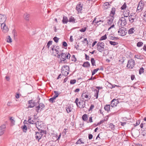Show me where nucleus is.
I'll return each instance as SVG.
<instances>
[{
    "label": "nucleus",
    "mask_w": 146,
    "mask_h": 146,
    "mask_svg": "<svg viewBox=\"0 0 146 146\" xmlns=\"http://www.w3.org/2000/svg\"><path fill=\"white\" fill-rule=\"evenodd\" d=\"M110 43L111 45L114 46L117 44V43L115 42H113L112 41H110Z\"/></svg>",
    "instance_id": "58836bf2"
},
{
    "label": "nucleus",
    "mask_w": 146,
    "mask_h": 146,
    "mask_svg": "<svg viewBox=\"0 0 146 146\" xmlns=\"http://www.w3.org/2000/svg\"><path fill=\"white\" fill-rule=\"evenodd\" d=\"M126 5L125 3L121 7V9L122 10H124L125 9V8H126Z\"/></svg>",
    "instance_id": "3c124183"
},
{
    "label": "nucleus",
    "mask_w": 146,
    "mask_h": 146,
    "mask_svg": "<svg viewBox=\"0 0 146 146\" xmlns=\"http://www.w3.org/2000/svg\"><path fill=\"white\" fill-rule=\"evenodd\" d=\"M28 108H33L35 105V103L34 101L33 100H30L28 101Z\"/></svg>",
    "instance_id": "ddd939ff"
},
{
    "label": "nucleus",
    "mask_w": 146,
    "mask_h": 146,
    "mask_svg": "<svg viewBox=\"0 0 146 146\" xmlns=\"http://www.w3.org/2000/svg\"><path fill=\"white\" fill-rule=\"evenodd\" d=\"M94 91L96 92V93L94 95V96L96 97V99H97L98 96V94L99 92V90H97L95 89L94 90Z\"/></svg>",
    "instance_id": "a878e982"
},
{
    "label": "nucleus",
    "mask_w": 146,
    "mask_h": 146,
    "mask_svg": "<svg viewBox=\"0 0 146 146\" xmlns=\"http://www.w3.org/2000/svg\"><path fill=\"white\" fill-rule=\"evenodd\" d=\"M110 105H107L105 106L104 109L106 111H108L110 110Z\"/></svg>",
    "instance_id": "c756f323"
},
{
    "label": "nucleus",
    "mask_w": 146,
    "mask_h": 146,
    "mask_svg": "<svg viewBox=\"0 0 146 146\" xmlns=\"http://www.w3.org/2000/svg\"><path fill=\"white\" fill-rule=\"evenodd\" d=\"M143 42H139L137 43V47H140L143 45Z\"/></svg>",
    "instance_id": "49530a36"
},
{
    "label": "nucleus",
    "mask_w": 146,
    "mask_h": 146,
    "mask_svg": "<svg viewBox=\"0 0 146 146\" xmlns=\"http://www.w3.org/2000/svg\"><path fill=\"white\" fill-rule=\"evenodd\" d=\"M115 8H113L111 9V11L110 15V16H113V17L114 15L115 14Z\"/></svg>",
    "instance_id": "bb28decb"
},
{
    "label": "nucleus",
    "mask_w": 146,
    "mask_h": 146,
    "mask_svg": "<svg viewBox=\"0 0 146 146\" xmlns=\"http://www.w3.org/2000/svg\"><path fill=\"white\" fill-rule=\"evenodd\" d=\"M135 78V76L134 75H131V80H133Z\"/></svg>",
    "instance_id": "338daca9"
},
{
    "label": "nucleus",
    "mask_w": 146,
    "mask_h": 146,
    "mask_svg": "<svg viewBox=\"0 0 146 146\" xmlns=\"http://www.w3.org/2000/svg\"><path fill=\"white\" fill-rule=\"evenodd\" d=\"M62 45L64 47H66L67 46V44L65 42H63L62 43Z\"/></svg>",
    "instance_id": "680f3d73"
},
{
    "label": "nucleus",
    "mask_w": 146,
    "mask_h": 146,
    "mask_svg": "<svg viewBox=\"0 0 146 146\" xmlns=\"http://www.w3.org/2000/svg\"><path fill=\"white\" fill-rule=\"evenodd\" d=\"M52 41L51 40L49 41L47 44V45L46 46V47H47L48 49H49L50 45L52 44Z\"/></svg>",
    "instance_id": "473e14b6"
},
{
    "label": "nucleus",
    "mask_w": 146,
    "mask_h": 146,
    "mask_svg": "<svg viewBox=\"0 0 146 146\" xmlns=\"http://www.w3.org/2000/svg\"><path fill=\"white\" fill-rule=\"evenodd\" d=\"M93 122L92 117L91 116L89 117V121H88L87 122Z\"/></svg>",
    "instance_id": "bf43d9fd"
},
{
    "label": "nucleus",
    "mask_w": 146,
    "mask_h": 146,
    "mask_svg": "<svg viewBox=\"0 0 146 146\" xmlns=\"http://www.w3.org/2000/svg\"><path fill=\"white\" fill-rule=\"evenodd\" d=\"M28 118L29 119L27 122H28L30 124H35L36 121H35V120H34V119L32 120L31 118L30 117H29Z\"/></svg>",
    "instance_id": "a211bd4d"
},
{
    "label": "nucleus",
    "mask_w": 146,
    "mask_h": 146,
    "mask_svg": "<svg viewBox=\"0 0 146 146\" xmlns=\"http://www.w3.org/2000/svg\"><path fill=\"white\" fill-rule=\"evenodd\" d=\"M45 106L44 104L42 103H40L39 104V105L36 107V111L38 113V111L40 110L41 111V110H42L43 108H44Z\"/></svg>",
    "instance_id": "9b49d317"
},
{
    "label": "nucleus",
    "mask_w": 146,
    "mask_h": 146,
    "mask_svg": "<svg viewBox=\"0 0 146 146\" xmlns=\"http://www.w3.org/2000/svg\"><path fill=\"white\" fill-rule=\"evenodd\" d=\"M103 5L105 8L107 9L110 6V4L109 2H106Z\"/></svg>",
    "instance_id": "c9c22d12"
},
{
    "label": "nucleus",
    "mask_w": 146,
    "mask_h": 146,
    "mask_svg": "<svg viewBox=\"0 0 146 146\" xmlns=\"http://www.w3.org/2000/svg\"><path fill=\"white\" fill-rule=\"evenodd\" d=\"M75 20V19H74V18L71 16L69 18V21L70 22H72L73 23H76Z\"/></svg>",
    "instance_id": "c85d7f7f"
},
{
    "label": "nucleus",
    "mask_w": 146,
    "mask_h": 146,
    "mask_svg": "<svg viewBox=\"0 0 146 146\" xmlns=\"http://www.w3.org/2000/svg\"><path fill=\"white\" fill-rule=\"evenodd\" d=\"M118 103H119V102L117 100H116L115 99H113L111 101V106L113 107L115 106H116Z\"/></svg>",
    "instance_id": "4468645a"
},
{
    "label": "nucleus",
    "mask_w": 146,
    "mask_h": 146,
    "mask_svg": "<svg viewBox=\"0 0 146 146\" xmlns=\"http://www.w3.org/2000/svg\"><path fill=\"white\" fill-rule=\"evenodd\" d=\"M76 82V80L75 79L71 80H70V83L71 84H73Z\"/></svg>",
    "instance_id": "09e8293b"
},
{
    "label": "nucleus",
    "mask_w": 146,
    "mask_h": 146,
    "mask_svg": "<svg viewBox=\"0 0 146 146\" xmlns=\"http://www.w3.org/2000/svg\"><path fill=\"white\" fill-rule=\"evenodd\" d=\"M99 69L98 68L94 69V70L92 72V76L94 75L97 72Z\"/></svg>",
    "instance_id": "79ce46f5"
},
{
    "label": "nucleus",
    "mask_w": 146,
    "mask_h": 146,
    "mask_svg": "<svg viewBox=\"0 0 146 146\" xmlns=\"http://www.w3.org/2000/svg\"><path fill=\"white\" fill-rule=\"evenodd\" d=\"M5 125H2L0 127V136L2 135L4 133L5 129Z\"/></svg>",
    "instance_id": "2eb2a0df"
},
{
    "label": "nucleus",
    "mask_w": 146,
    "mask_h": 146,
    "mask_svg": "<svg viewBox=\"0 0 146 146\" xmlns=\"http://www.w3.org/2000/svg\"><path fill=\"white\" fill-rule=\"evenodd\" d=\"M86 29L87 28L86 27H85L84 28H82L80 30V31L81 32H84L86 31Z\"/></svg>",
    "instance_id": "603ef678"
},
{
    "label": "nucleus",
    "mask_w": 146,
    "mask_h": 146,
    "mask_svg": "<svg viewBox=\"0 0 146 146\" xmlns=\"http://www.w3.org/2000/svg\"><path fill=\"white\" fill-rule=\"evenodd\" d=\"M78 98H76L75 101V102L76 104V105L77 106H78V104H79V106H79V108H84L85 106V102L84 101H82L81 102L79 101L78 102Z\"/></svg>",
    "instance_id": "20e7f679"
},
{
    "label": "nucleus",
    "mask_w": 146,
    "mask_h": 146,
    "mask_svg": "<svg viewBox=\"0 0 146 146\" xmlns=\"http://www.w3.org/2000/svg\"><path fill=\"white\" fill-rule=\"evenodd\" d=\"M25 19L27 21H29V18L30 17V15L29 14L26 13L25 14Z\"/></svg>",
    "instance_id": "7c9ffc66"
},
{
    "label": "nucleus",
    "mask_w": 146,
    "mask_h": 146,
    "mask_svg": "<svg viewBox=\"0 0 146 146\" xmlns=\"http://www.w3.org/2000/svg\"><path fill=\"white\" fill-rule=\"evenodd\" d=\"M91 61L92 66H96L95 60L94 58H92L91 60Z\"/></svg>",
    "instance_id": "f704fd0d"
},
{
    "label": "nucleus",
    "mask_w": 146,
    "mask_h": 146,
    "mask_svg": "<svg viewBox=\"0 0 146 146\" xmlns=\"http://www.w3.org/2000/svg\"><path fill=\"white\" fill-rule=\"evenodd\" d=\"M114 18V17L113 16H110L109 19H108V23L109 25H111L113 23Z\"/></svg>",
    "instance_id": "f3484780"
},
{
    "label": "nucleus",
    "mask_w": 146,
    "mask_h": 146,
    "mask_svg": "<svg viewBox=\"0 0 146 146\" xmlns=\"http://www.w3.org/2000/svg\"><path fill=\"white\" fill-rule=\"evenodd\" d=\"M94 107V106L93 105H92L90 107L89 110H92Z\"/></svg>",
    "instance_id": "0e129e2a"
},
{
    "label": "nucleus",
    "mask_w": 146,
    "mask_h": 146,
    "mask_svg": "<svg viewBox=\"0 0 146 146\" xmlns=\"http://www.w3.org/2000/svg\"><path fill=\"white\" fill-rule=\"evenodd\" d=\"M64 69L62 70V73L64 76H66L69 74V67L68 66L65 65L64 66Z\"/></svg>",
    "instance_id": "39448f33"
},
{
    "label": "nucleus",
    "mask_w": 146,
    "mask_h": 146,
    "mask_svg": "<svg viewBox=\"0 0 146 146\" xmlns=\"http://www.w3.org/2000/svg\"><path fill=\"white\" fill-rule=\"evenodd\" d=\"M1 27L4 33H6L9 30V29L6 25L4 23L1 25Z\"/></svg>",
    "instance_id": "9d476101"
},
{
    "label": "nucleus",
    "mask_w": 146,
    "mask_h": 146,
    "mask_svg": "<svg viewBox=\"0 0 146 146\" xmlns=\"http://www.w3.org/2000/svg\"><path fill=\"white\" fill-rule=\"evenodd\" d=\"M107 38V36L106 35H105L103 36H102L100 38V40H106Z\"/></svg>",
    "instance_id": "a19ab883"
},
{
    "label": "nucleus",
    "mask_w": 146,
    "mask_h": 146,
    "mask_svg": "<svg viewBox=\"0 0 146 146\" xmlns=\"http://www.w3.org/2000/svg\"><path fill=\"white\" fill-rule=\"evenodd\" d=\"M135 65V62L134 60L131 59L128 61L127 66L129 68L132 69L133 68Z\"/></svg>",
    "instance_id": "0eeeda50"
},
{
    "label": "nucleus",
    "mask_w": 146,
    "mask_h": 146,
    "mask_svg": "<svg viewBox=\"0 0 146 146\" xmlns=\"http://www.w3.org/2000/svg\"><path fill=\"white\" fill-rule=\"evenodd\" d=\"M120 27L119 29L118 33L119 35L124 36L126 35L127 32L124 28L123 27Z\"/></svg>",
    "instance_id": "423d86ee"
},
{
    "label": "nucleus",
    "mask_w": 146,
    "mask_h": 146,
    "mask_svg": "<svg viewBox=\"0 0 146 146\" xmlns=\"http://www.w3.org/2000/svg\"><path fill=\"white\" fill-rule=\"evenodd\" d=\"M54 45H52L50 48L51 50L53 51V53H54Z\"/></svg>",
    "instance_id": "e2e57ef3"
},
{
    "label": "nucleus",
    "mask_w": 146,
    "mask_h": 146,
    "mask_svg": "<svg viewBox=\"0 0 146 146\" xmlns=\"http://www.w3.org/2000/svg\"><path fill=\"white\" fill-rule=\"evenodd\" d=\"M140 123V121L138 120V121H137L136 123H135V124H134V126H137V125H139V124Z\"/></svg>",
    "instance_id": "6e6d98bb"
},
{
    "label": "nucleus",
    "mask_w": 146,
    "mask_h": 146,
    "mask_svg": "<svg viewBox=\"0 0 146 146\" xmlns=\"http://www.w3.org/2000/svg\"><path fill=\"white\" fill-rule=\"evenodd\" d=\"M80 91V89L79 88L76 89L74 91L75 92H78Z\"/></svg>",
    "instance_id": "774afa93"
},
{
    "label": "nucleus",
    "mask_w": 146,
    "mask_h": 146,
    "mask_svg": "<svg viewBox=\"0 0 146 146\" xmlns=\"http://www.w3.org/2000/svg\"><path fill=\"white\" fill-rule=\"evenodd\" d=\"M7 19L6 16L3 14H0V23L1 24L5 23Z\"/></svg>",
    "instance_id": "1a4fd4ad"
},
{
    "label": "nucleus",
    "mask_w": 146,
    "mask_h": 146,
    "mask_svg": "<svg viewBox=\"0 0 146 146\" xmlns=\"http://www.w3.org/2000/svg\"><path fill=\"white\" fill-rule=\"evenodd\" d=\"M14 118L13 117H11L10 118L11 122L13 125H14L15 123V121L14 120Z\"/></svg>",
    "instance_id": "4c0bfd02"
},
{
    "label": "nucleus",
    "mask_w": 146,
    "mask_h": 146,
    "mask_svg": "<svg viewBox=\"0 0 146 146\" xmlns=\"http://www.w3.org/2000/svg\"><path fill=\"white\" fill-rule=\"evenodd\" d=\"M101 22L102 23H103V21H102L101 20H100L99 21H96L95 22V23H96V24H98V23L100 22Z\"/></svg>",
    "instance_id": "69168bd1"
},
{
    "label": "nucleus",
    "mask_w": 146,
    "mask_h": 146,
    "mask_svg": "<svg viewBox=\"0 0 146 146\" xmlns=\"http://www.w3.org/2000/svg\"><path fill=\"white\" fill-rule=\"evenodd\" d=\"M97 50L101 52H102L105 50L104 44V43L99 42L97 44Z\"/></svg>",
    "instance_id": "7ed1b4c3"
},
{
    "label": "nucleus",
    "mask_w": 146,
    "mask_h": 146,
    "mask_svg": "<svg viewBox=\"0 0 146 146\" xmlns=\"http://www.w3.org/2000/svg\"><path fill=\"white\" fill-rule=\"evenodd\" d=\"M143 19L146 22V11L144 13Z\"/></svg>",
    "instance_id": "864d4df0"
},
{
    "label": "nucleus",
    "mask_w": 146,
    "mask_h": 146,
    "mask_svg": "<svg viewBox=\"0 0 146 146\" xmlns=\"http://www.w3.org/2000/svg\"><path fill=\"white\" fill-rule=\"evenodd\" d=\"M54 92L55 94V95L52 97L50 98L49 100V101L50 102H51L53 103L54 102V100L57 97L58 95H59V93H58L57 91H54Z\"/></svg>",
    "instance_id": "6e6552de"
},
{
    "label": "nucleus",
    "mask_w": 146,
    "mask_h": 146,
    "mask_svg": "<svg viewBox=\"0 0 146 146\" xmlns=\"http://www.w3.org/2000/svg\"><path fill=\"white\" fill-rule=\"evenodd\" d=\"M85 56L86 60H90L89 56L86 54H85Z\"/></svg>",
    "instance_id": "052dcab7"
},
{
    "label": "nucleus",
    "mask_w": 146,
    "mask_h": 146,
    "mask_svg": "<svg viewBox=\"0 0 146 146\" xmlns=\"http://www.w3.org/2000/svg\"><path fill=\"white\" fill-rule=\"evenodd\" d=\"M7 42L9 43H10L12 42V39L10 36H8L7 38Z\"/></svg>",
    "instance_id": "de8ad7c7"
},
{
    "label": "nucleus",
    "mask_w": 146,
    "mask_h": 146,
    "mask_svg": "<svg viewBox=\"0 0 146 146\" xmlns=\"http://www.w3.org/2000/svg\"><path fill=\"white\" fill-rule=\"evenodd\" d=\"M82 143H84V142L82 141L80 139L79 140H78L76 143V144H81Z\"/></svg>",
    "instance_id": "e433bc0d"
},
{
    "label": "nucleus",
    "mask_w": 146,
    "mask_h": 146,
    "mask_svg": "<svg viewBox=\"0 0 146 146\" xmlns=\"http://www.w3.org/2000/svg\"><path fill=\"white\" fill-rule=\"evenodd\" d=\"M114 126H115L112 123H111L110 124L109 127L111 128L112 129L114 130L115 129Z\"/></svg>",
    "instance_id": "8fccbe9b"
},
{
    "label": "nucleus",
    "mask_w": 146,
    "mask_h": 146,
    "mask_svg": "<svg viewBox=\"0 0 146 146\" xmlns=\"http://www.w3.org/2000/svg\"><path fill=\"white\" fill-rule=\"evenodd\" d=\"M83 8V4L81 3H79L78 4L76 7V9L78 12H80L82 10Z\"/></svg>",
    "instance_id": "f8f14e48"
},
{
    "label": "nucleus",
    "mask_w": 146,
    "mask_h": 146,
    "mask_svg": "<svg viewBox=\"0 0 146 146\" xmlns=\"http://www.w3.org/2000/svg\"><path fill=\"white\" fill-rule=\"evenodd\" d=\"M53 39L55 42L56 43H58V41L59 39L56 36H55L53 38Z\"/></svg>",
    "instance_id": "c03bdc74"
},
{
    "label": "nucleus",
    "mask_w": 146,
    "mask_h": 146,
    "mask_svg": "<svg viewBox=\"0 0 146 146\" xmlns=\"http://www.w3.org/2000/svg\"><path fill=\"white\" fill-rule=\"evenodd\" d=\"M68 21V18L64 16L63 17V20L62 22L63 23L66 24V23Z\"/></svg>",
    "instance_id": "5701e85b"
},
{
    "label": "nucleus",
    "mask_w": 146,
    "mask_h": 146,
    "mask_svg": "<svg viewBox=\"0 0 146 146\" xmlns=\"http://www.w3.org/2000/svg\"><path fill=\"white\" fill-rule=\"evenodd\" d=\"M82 119L84 121H87L88 119V117L87 115L85 114L83 115L82 116Z\"/></svg>",
    "instance_id": "393cba45"
},
{
    "label": "nucleus",
    "mask_w": 146,
    "mask_h": 146,
    "mask_svg": "<svg viewBox=\"0 0 146 146\" xmlns=\"http://www.w3.org/2000/svg\"><path fill=\"white\" fill-rule=\"evenodd\" d=\"M135 28L132 27L128 31V33L129 34L133 33L135 31Z\"/></svg>",
    "instance_id": "cd10ccee"
},
{
    "label": "nucleus",
    "mask_w": 146,
    "mask_h": 146,
    "mask_svg": "<svg viewBox=\"0 0 146 146\" xmlns=\"http://www.w3.org/2000/svg\"><path fill=\"white\" fill-rule=\"evenodd\" d=\"M93 137V135L92 134H89L88 138L89 139H91Z\"/></svg>",
    "instance_id": "4d7b16f0"
},
{
    "label": "nucleus",
    "mask_w": 146,
    "mask_h": 146,
    "mask_svg": "<svg viewBox=\"0 0 146 146\" xmlns=\"http://www.w3.org/2000/svg\"><path fill=\"white\" fill-rule=\"evenodd\" d=\"M135 57L139 59H142L143 58V56L141 55H135Z\"/></svg>",
    "instance_id": "2f4dec72"
},
{
    "label": "nucleus",
    "mask_w": 146,
    "mask_h": 146,
    "mask_svg": "<svg viewBox=\"0 0 146 146\" xmlns=\"http://www.w3.org/2000/svg\"><path fill=\"white\" fill-rule=\"evenodd\" d=\"M39 132H36L35 133V138L36 139L38 140L39 141L40 139L42 136L44 134H46V132L45 131L42 130H38Z\"/></svg>",
    "instance_id": "f257e3e1"
},
{
    "label": "nucleus",
    "mask_w": 146,
    "mask_h": 146,
    "mask_svg": "<svg viewBox=\"0 0 146 146\" xmlns=\"http://www.w3.org/2000/svg\"><path fill=\"white\" fill-rule=\"evenodd\" d=\"M82 66L84 67L88 68L90 67V64L88 62H84Z\"/></svg>",
    "instance_id": "4be33fe9"
},
{
    "label": "nucleus",
    "mask_w": 146,
    "mask_h": 146,
    "mask_svg": "<svg viewBox=\"0 0 146 146\" xmlns=\"http://www.w3.org/2000/svg\"><path fill=\"white\" fill-rule=\"evenodd\" d=\"M144 68L143 67L141 68L139 70V74H141L144 72Z\"/></svg>",
    "instance_id": "37998d69"
},
{
    "label": "nucleus",
    "mask_w": 146,
    "mask_h": 146,
    "mask_svg": "<svg viewBox=\"0 0 146 146\" xmlns=\"http://www.w3.org/2000/svg\"><path fill=\"white\" fill-rule=\"evenodd\" d=\"M105 119H103L102 120H101V121L100 122H99L97 124V125H99L100 124H101L103 122H104L105 121Z\"/></svg>",
    "instance_id": "5fc2aeb1"
},
{
    "label": "nucleus",
    "mask_w": 146,
    "mask_h": 146,
    "mask_svg": "<svg viewBox=\"0 0 146 146\" xmlns=\"http://www.w3.org/2000/svg\"><path fill=\"white\" fill-rule=\"evenodd\" d=\"M82 97L83 99H84L85 98H88L89 99H90L91 98L90 96H88L86 93H84L82 94Z\"/></svg>",
    "instance_id": "b1692460"
},
{
    "label": "nucleus",
    "mask_w": 146,
    "mask_h": 146,
    "mask_svg": "<svg viewBox=\"0 0 146 146\" xmlns=\"http://www.w3.org/2000/svg\"><path fill=\"white\" fill-rule=\"evenodd\" d=\"M61 61H64L66 60V54L62 52L61 53Z\"/></svg>",
    "instance_id": "412c9836"
},
{
    "label": "nucleus",
    "mask_w": 146,
    "mask_h": 146,
    "mask_svg": "<svg viewBox=\"0 0 146 146\" xmlns=\"http://www.w3.org/2000/svg\"><path fill=\"white\" fill-rule=\"evenodd\" d=\"M140 3L141 2H139L137 9L138 10L141 11L143 9V5L142 3L140 4Z\"/></svg>",
    "instance_id": "aec40b11"
},
{
    "label": "nucleus",
    "mask_w": 146,
    "mask_h": 146,
    "mask_svg": "<svg viewBox=\"0 0 146 146\" xmlns=\"http://www.w3.org/2000/svg\"><path fill=\"white\" fill-rule=\"evenodd\" d=\"M70 55L69 53H68L67 55H66V59L67 58V59H69L70 57Z\"/></svg>",
    "instance_id": "13d9d810"
},
{
    "label": "nucleus",
    "mask_w": 146,
    "mask_h": 146,
    "mask_svg": "<svg viewBox=\"0 0 146 146\" xmlns=\"http://www.w3.org/2000/svg\"><path fill=\"white\" fill-rule=\"evenodd\" d=\"M126 24V20L124 17H122L120 18L117 23L119 27L124 26Z\"/></svg>",
    "instance_id": "f03ea898"
},
{
    "label": "nucleus",
    "mask_w": 146,
    "mask_h": 146,
    "mask_svg": "<svg viewBox=\"0 0 146 146\" xmlns=\"http://www.w3.org/2000/svg\"><path fill=\"white\" fill-rule=\"evenodd\" d=\"M66 110L68 113H69L71 111V108L70 107H68L66 108Z\"/></svg>",
    "instance_id": "ea45409f"
},
{
    "label": "nucleus",
    "mask_w": 146,
    "mask_h": 146,
    "mask_svg": "<svg viewBox=\"0 0 146 146\" xmlns=\"http://www.w3.org/2000/svg\"><path fill=\"white\" fill-rule=\"evenodd\" d=\"M42 124V122L41 121H37L36 122L35 125L36 127L38 130L40 129V128L41 127V126Z\"/></svg>",
    "instance_id": "dca6fc26"
},
{
    "label": "nucleus",
    "mask_w": 146,
    "mask_h": 146,
    "mask_svg": "<svg viewBox=\"0 0 146 146\" xmlns=\"http://www.w3.org/2000/svg\"><path fill=\"white\" fill-rule=\"evenodd\" d=\"M22 129L23 131L25 132H26L27 130V126L24 125Z\"/></svg>",
    "instance_id": "a18cd8bd"
},
{
    "label": "nucleus",
    "mask_w": 146,
    "mask_h": 146,
    "mask_svg": "<svg viewBox=\"0 0 146 146\" xmlns=\"http://www.w3.org/2000/svg\"><path fill=\"white\" fill-rule=\"evenodd\" d=\"M132 15L130 14L129 17V21L131 23H133L134 21V19L133 18H132Z\"/></svg>",
    "instance_id": "72a5a7b5"
},
{
    "label": "nucleus",
    "mask_w": 146,
    "mask_h": 146,
    "mask_svg": "<svg viewBox=\"0 0 146 146\" xmlns=\"http://www.w3.org/2000/svg\"><path fill=\"white\" fill-rule=\"evenodd\" d=\"M129 14V11L128 9L125 10L123 13V15L124 17H128Z\"/></svg>",
    "instance_id": "6ab92c4d"
}]
</instances>
